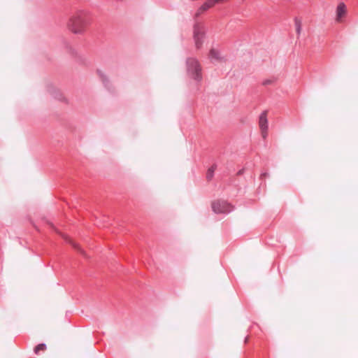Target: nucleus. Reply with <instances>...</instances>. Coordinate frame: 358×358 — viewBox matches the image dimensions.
<instances>
[{
  "mask_svg": "<svg viewBox=\"0 0 358 358\" xmlns=\"http://www.w3.org/2000/svg\"><path fill=\"white\" fill-rule=\"evenodd\" d=\"M90 24L89 12L83 9H77L69 14L66 27L73 34L83 35Z\"/></svg>",
  "mask_w": 358,
  "mask_h": 358,
  "instance_id": "f257e3e1",
  "label": "nucleus"
},
{
  "mask_svg": "<svg viewBox=\"0 0 358 358\" xmlns=\"http://www.w3.org/2000/svg\"><path fill=\"white\" fill-rule=\"evenodd\" d=\"M187 67L189 74L193 79L200 80L201 78V68L196 59L189 58L187 60Z\"/></svg>",
  "mask_w": 358,
  "mask_h": 358,
  "instance_id": "f03ea898",
  "label": "nucleus"
},
{
  "mask_svg": "<svg viewBox=\"0 0 358 358\" xmlns=\"http://www.w3.org/2000/svg\"><path fill=\"white\" fill-rule=\"evenodd\" d=\"M212 209L215 213H225L231 210V206L225 201L217 200L212 202Z\"/></svg>",
  "mask_w": 358,
  "mask_h": 358,
  "instance_id": "7ed1b4c3",
  "label": "nucleus"
},
{
  "mask_svg": "<svg viewBox=\"0 0 358 358\" xmlns=\"http://www.w3.org/2000/svg\"><path fill=\"white\" fill-rule=\"evenodd\" d=\"M259 127L261 130L262 138L265 139L268 135L267 111H264L261 113L259 120Z\"/></svg>",
  "mask_w": 358,
  "mask_h": 358,
  "instance_id": "20e7f679",
  "label": "nucleus"
},
{
  "mask_svg": "<svg viewBox=\"0 0 358 358\" xmlns=\"http://www.w3.org/2000/svg\"><path fill=\"white\" fill-rule=\"evenodd\" d=\"M203 35V28L199 24L195 25L194 27V38L197 49L200 48L202 45Z\"/></svg>",
  "mask_w": 358,
  "mask_h": 358,
  "instance_id": "39448f33",
  "label": "nucleus"
},
{
  "mask_svg": "<svg viewBox=\"0 0 358 358\" xmlns=\"http://www.w3.org/2000/svg\"><path fill=\"white\" fill-rule=\"evenodd\" d=\"M224 0H207L204 3H203L200 8L197 10L196 13V16L200 15L202 13L205 12L208 9L213 8L217 3H224Z\"/></svg>",
  "mask_w": 358,
  "mask_h": 358,
  "instance_id": "423d86ee",
  "label": "nucleus"
},
{
  "mask_svg": "<svg viewBox=\"0 0 358 358\" xmlns=\"http://www.w3.org/2000/svg\"><path fill=\"white\" fill-rule=\"evenodd\" d=\"M346 14V8L344 3H340L336 9V22H341L342 21V18Z\"/></svg>",
  "mask_w": 358,
  "mask_h": 358,
  "instance_id": "0eeeda50",
  "label": "nucleus"
},
{
  "mask_svg": "<svg viewBox=\"0 0 358 358\" xmlns=\"http://www.w3.org/2000/svg\"><path fill=\"white\" fill-rule=\"evenodd\" d=\"M55 97L56 99H57L58 101H59L61 102H63L65 103H69V100L66 98V96L64 94L61 93L60 92H56Z\"/></svg>",
  "mask_w": 358,
  "mask_h": 358,
  "instance_id": "6e6552de",
  "label": "nucleus"
},
{
  "mask_svg": "<svg viewBox=\"0 0 358 358\" xmlns=\"http://www.w3.org/2000/svg\"><path fill=\"white\" fill-rule=\"evenodd\" d=\"M294 25L296 28V31L297 34H300L302 28V22L300 19L295 18L294 19Z\"/></svg>",
  "mask_w": 358,
  "mask_h": 358,
  "instance_id": "1a4fd4ad",
  "label": "nucleus"
},
{
  "mask_svg": "<svg viewBox=\"0 0 358 358\" xmlns=\"http://www.w3.org/2000/svg\"><path fill=\"white\" fill-rule=\"evenodd\" d=\"M209 55L211 59L215 60H219L220 59V52L214 49L210 50Z\"/></svg>",
  "mask_w": 358,
  "mask_h": 358,
  "instance_id": "9d476101",
  "label": "nucleus"
},
{
  "mask_svg": "<svg viewBox=\"0 0 358 358\" xmlns=\"http://www.w3.org/2000/svg\"><path fill=\"white\" fill-rule=\"evenodd\" d=\"M45 350H46V345L45 344H43V343H41V344L38 345L34 348V352L36 355H38L40 351H45Z\"/></svg>",
  "mask_w": 358,
  "mask_h": 358,
  "instance_id": "9b49d317",
  "label": "nucleus"
},
{
  "mask_svg": "<svg viewBox=\"0 0 358 358\" xmlns=\"http://www.w3.org/2000/svg\"><path fill=\"white\" fill-rule=\"evenodd\" d=\"M215 169L216 166L215 165L208 169L207 171V178L208 180H210L213 178Z\"/></svg>",
  "mask_w": 358,
  "mask_h": 358,
  "instance_id": "f8f14e48",
  "label": "nucleus"
},
{
  "mask_svg": "<svg viewBox=\"0 0 358 358\" xmlns=\"http://www.w3.org/2000/svg\"><path fill=\"white\" fill-rule=\"evenodd\" d=\"M62 237H63L65 240H66L69 243H71V244L73 245V247H74L76 249H77V250H80L79 246H78L77 244H76L73 241H71V239H70L67 236H66V235H62Z\"/></svg>",
  "mask_w": 358,
  "mask_h": 358,
  "instance_id": "ddd939ff",
  "label": "nucleus"
},
{
  "mask_svg": "<svg viewBox=\"0 0 358 358\" xmlns=\"http://www.w3.org/2000/svg\"><path fill=\"white\" fill-rule=\"evenodd\" d=\"M262 176L266 177V173L262 174Z\"/></svg>",
  "mask_w": 358,
  "mask_h": 358,
  "instance_id": "4468645a",
  "label": "nucleus"
},
{
  "mask_svg": "<svg viewBox=\"0 0 358 358\" xmlns=\"http://www.w3.org/2000/svg\"><path fill=\"white\" fill-rule=\"evenodd\" d=\"M227 0H224V1H226Z\"/></svg>",
  "mask_w": 358,
  "mask_h": 358,
  "instance_id": "2eb2a0df",
  "label": "nucleus"
}]
</instances>
